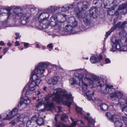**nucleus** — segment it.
Returning a JSON list of instances; mask_svg holds the SVG:
<instances>
[{"label":"nucleus","instance_id":"nucleus-1","mask_svg":"<svg viewBox=\"0 0 127 127\" xmlns=\"http://www.w3.org/2000/svg\"><path fill=\"white\" fill-rule=\"evenodd\" d=\"M66 91L58 88L55 89L53 92V95H49L44 98L42 101L39 102L36 105L37 107H39L41 106L43 103L46 105L52 107L54 106L53 102L55 101L59 103L63 102L65 104L69 107L71 105L72 102L69 101L68 100L64 101V99L70 100H73L71 95H67L66 94Z\"/></svg>","mask_w":127,"mask_h":127},{"label":"nucleus","instance_id":"nucleus-2","mask_svg":"<svg viewBox=\"0 0 127 127\" xmlns=\"http://www.w3.org/2000/svg\"><path fill=\"white\" fill-rule=\"evenodd\" d=\"M49 64L44 63H39L36 67L32 72L30 77L31 82H29L26 87L23 89L22 92V95L23 93L25 92L26 88L28 87V89L27 90L25 93V95H28L32 94V92L35 90L36 86H38L41 81L40 78L42 76L43 72L45 70V68L48 67Z\"/></svg>","mask_w":127,"mask_h":127},{"label":"nucleus","instance_id":"nucleus-3","mask_svg":"<svg viewBox=\"0 0 127 127\" xmlns=\"http://www.w3.org/2000/svg\"><path fill=\"white\" fill-rule=\"evenodd\" d=\"M111 40L113 43V44H112V48L110 50V51L114 52L116 51V49H120V50H122L123 51H127L125 48L127 46V38L126 39L125 42L123 44L122 47L121 46L120 44V40H117L116 37H112Z\"/></svg>","mask_w":127,"mask_h":127},{"label":"nucleus","instance_id":"nucleus-4","mask_svg":"<svg viewBox=\"0 0 127 127\" xmlns=\"http://www.w3.org/2000/svg\"><path fill=\"white\" fill-rule=\"evenodd\" d=\"M82 14L79 12H75V15L79 19L82 18L85 25L86 26L90 25L91 22L90 16L88 15V14H84L83 16H82Z\"/></svg>","mask_w":127,"mask_h":127},{"label":"nucleus","instance_id":"nucleus-5","mask_svg":"<svg viewBox=\"0 0 127 127\" xmlns=\"http://www.w3.org/2000/svg\"><path fill=\"white\" fill-rule=\"evenodd\" d=\"M127 24V21H125L122 23L120 22L117 23L115 25H113L110 30L107 32L105 36L107 37L111 33L117 28H118L119 29H123L124 28L125 25Z\"/></svg>","mask_w":127,"mask_h":127},{"label":"nucleus","instance_id":"nucleus-6","mask_svg":"<svg viewBox=\"0 0 127 127\" xmlns=\"http://www.w3.org/2000/svg\"><path fill=\"white\" fill-rule=\"evenodd\" d=\"M89 4V2L87 1H84L83 3L81 2L78 3L77 4V6L78 9L77 11L76 10V8L74 10L75 14V12H78L81 13L80 12V9L82 11L86 10L88 8V6Z\"/></svg>","mask_w":127,"mask_h":127},{"label":"nucleus","instance_id":"nucleus-7","mask_svg":"<svg viewBox=\"0 0 127 127\" xmlns=\"http://www.w3.org/2000/svg\"><path fill=\"white\" fill-rule=\"evenodd\" d=\"M57 19V16L55 14H53L51 18L49 20V24L52 27H55L58 26L60 28L61 23H62L61 21H55Z\"/></svg>","mask_w":127,"mask_h":127},{"label":"nucleus","instance_id":"nucleus-8","mask_svg":"<svg viewBox=\"0 0 127 127\" xmlns=\"http://www.w3.org/2000/svg\"><path fill=\"white\" fill-rule=\"evenodd\" d=\"M31 16V14L29 12H27V13H24L22 14L21 17L20 23L23 25H26L28 21V19Z\"/></svg>","mask_w":127,"mask_h":127},{"label":"nucleus","instance_id":"nucleus-9","mask_svg":"<svg viewBox=\"0 0 127 127\" xmlns=\"http://www.w3.org/2000/svg\"><path fill=\"white\" fill-rule=\"evenodd\" d=\"M83 85L84 86L82 87V89L85 92V93L88 98V100H91L92 99V96L91 93L89 91L87 90L88 85L87 84L83 83Z\"/></svg>","mask_w":127,"mask_h":127},{"label":"nucleus","instance_id":"nucleus-10","mask_svg":"<svg viewBox=\"0 0 127 127\" xmlns=\"http://www.w3.org/2000/svg\"><path fill=\"white\" fill-rule=\"evenodd\" d=\"M18 112V109L16 108H15L10 111L8 114L7 115L6 118H4V119H12L17 115Z\"/></svg>","mask_w":127,"mask_h":127},{"label":"nucleus","instance_id":"nucleus-11","mask_svg":"<svg viewBox=\"0 0 127 127\" xmlns=\"http://www.w3.org/2000/svg\"><path fill=\"white\" fill-rule=\"evenodd\" d=\"M45 10H44L43 12L41 13L39 15L38 19L39 21L40 22L48 19V17L49 16V13L45 12Z\"/></svg>","mask_w":127,"mask_h":127},{"label":"nucleus","instance_id":"nucleus-12","mask_svg":"<svg viewBox=\"0 0 127 127\" xmlns=\"http://www.w3.org/2000/svg\"><path fill=\"white\" fill-rule=\"evenodd\" d=\"M31 102V101L28 97L26 96L24 99L22 97L20 98V101L17 106L18 107H21L23 103L26 104H29Z\"/></svg>","mask_w":127,"mask_h":127},{"label":"nucleus","instance_id":"nucleus-13","mask_svg":"<svg viewBox=\"0 0 127 127\" xmlns=\"http://www.w3.org/2000/svg\"><path fill=\"white\" fill-rule=\"evenodd\" d=\"M26 10L25 9H24L23 10L21 8L16 7L14 9L13 13L15 14L16 15L20 16L21 17V15H22V14H23L24 13L25 14L26 13H27L28 12H26Z\"/></svg>","mask_w":127,"mask_h":127},{"label":"nucleus","instance_id":"nucleus-14","mask_svg":"<svg viewBox=\"0 0 127 127\" xmlns=\"http://www.w3.org/2000/svg\"><path fill=\"white\" fill-rule=\"evenodd\" d=\"M89 13L91 17L94 18H96L97 16V10L94 7H93L89 10Z\"/></svg>","mask_w":127,"mask_h":127},{"label":"nucleus","instance_id":"nucleus-15","mask_svg":"<svg viewBox=\"0 0 127 127\" xmlns=\"http://www.w3.org/2000/svg\"><path fill=\"white\" fill-rule=\"evenodd\" d=\"M102 57L101 55H100L99 57L92 56L91 57L90 60L91 62L93 64L98 63L102 59Z\"/></svg>","mask_w":127,"mask_h":127},{"label":"nucleus","instance_id":"nucleus-16","mask_svg":"<svg viewBox=\"0 0 127 127\" xmlns=\"http://www.w3.org/2000/svg\"><path fill=\"white\" fill-rule=\"evenodd\" d=\"M58 82V77L56 76L53 78H52L49 79L48 81V83L49 84H52L53 85H55L57 84Z\"/></svg>","mask_w":127,"mask_h":127},{"label":"nucleus","instance_id":"nucleus-17","mask_svg":"<svg viewBox=\"0 0 127 127\" xmlns=\"http://www.w3.org/2000/svg\"><path fill=\"white\" fill-rule=\"evenodd\" d=\"M113 87V86L112 85H106L105 89L103 91V93L105 94H109L110 93H111V90Z\"/></svg>","mask_w":127,"mask_h":127},{"label":"nucleus","instance_id":"nucleus-18","mask_svg":"<svg viewBox=\"0 0 127 127\" xmlns=\"http://www.w3.org/2000/svg\"><path fill=\"white\" fill-rule=\"evenodd\" d=\"M105 115L110 121L113 122H115V121L117 120V116L116 115H111L110 113H107L105 114Z\"/></svg>","mask_w":127,"mask_h":127},{"label":"nucleus","instance_id":"nucleus-19","mask_svg":"<svg viewBox=\"0 0 127 127\" xmlns=\"http://www.w3.org/2000/svg\"><path fill=\"white\" fill-rule=\"evenodd\" d=\"M23 119V118H22L21 116H18L17 119L15 118L14 120L12 121L10 123V124L13 125H14L15 124L16 122L17 123L19 122L22 121Z\"/></svg>","mask_w":127,"mask_h":127},{"label":"nucleus","instance_id":"nucleus-20","mask_svg":"<svg viewBox=\"0 0 127 127\" xmlns=\"http://www.w3.org/2000/svg\"><path fill=\"white\" fill-rule=\"evenodd\" d=\"M34 118L32 117V118L31 120L28 121L26 124V125L28 127H35L36 126L34 125Z\"/></svg>","mask_w":127,"mask_h":127},{"label":"nucleus","instance_id":"nucleus-21","mask_svg":"<svg viewBox=\"0 0 127 127\" xmlns=\"http://www.w3.org/2000/svg\"><path fill=\"white\" fill-rule=\"evenodd\" d=\"M34 125L36 126V124L37 123V124L39 126H41L43 125L44 121L43 118H38L36 120H34Z\"/></svg>","mask_w":127,"mask_h":127},{"label":"nucleus","instance_id":"nucleus-22","mask_svg":"<svg viewBox=\"0 0 127 127\" xmlns=\"http://www.w3.org/2000/svg\"><path fill=\"white\" fill-rule=\"evenodd\" d=\"M72 27L70 25H67L65 26L64 30L67 33L70 34L72 32Z\"/></svg>","mask_w":127,"mask_h":127},{"label":"nucleus","instance_id":"nucleus-23","mask_svg":"<svg viewBox=\"0 0 127 127\" xmlns=\"http://www.w3.org/2000/svg\"><path fill=\"white\" fill-rule=\"evenodd\" d=\"M101 110L104 111H106L108 109V105L105 103H102L99 105Z\"/></svg>","mask_w":127,"mask_h":127},{"label":"nucleus","instance_id":"nucleus-24","mask_svg":"<svg viewBox=\"0 0 127 127\" xmlns=\"http://www.w3.org/2000/svg\"><path fill=\"white\" fill-rule=\"evenodd\" d=\"M90 115V114L89 113H87V115L88 116V117H87L86 116H85L84 117V118L85 119L87 120L88 122L89 123V124H93L95 122V121L94 120L91 118H90L88 116Z\"/></svg>","mask_w":127,"mask_h":127},{"label":"nucleus","instance_id":"nucleus-25","mask_svg":"<svg viewBox=\"0 0 127 127\" xmlns=\"http://www.w3.org/2000/svg\"><path fill=\"white\" fill-rule=\"evenodd\" d=\"M122 93L120 92L116 91L114 95V98H120L123 96Z\"/></svg>","mask_w":127,"mask_h":127},{"label":"nucleus","instance_id":"nucleus-26","mask_svg":"<svg viewBox=\"0 0 127 127\" xmlns=\"http://www.w3.org/2000/svg\"><path fill=\"white\" fill-rule=\"evenodd\" d=\"M114 125L115 127H122L123 126L122 123L119 120L115 121Z\"/></svg>","mask_w":127,"mask_h":127},{"label":"nucleus","instance_id":"nucleus-27","mask_svg":"<svg viewBox=\"0 0 127 127\" xmlns=\"http://www.w3.org/2000/svg\"><path fill=\"white\" fill-rule=\"evenodd\" d=\"M101 0H94L93 2V4L98 6L101 5Z\"/></svg>","mask_w":127,"mask_h":127},{"label":"nucleus","instance_id":"nucleus-28","mask_svg":"<svg viewBox=\"0 0 127 127\" xmlns=\"http://www.w3.org/2000/svg\"><path fill=\"white\" fill-rule=\"evenodd\" d=\"M127 2L122 3L121 5H120L119 8L120 9H122L124 10L126 8H127Z\"/></svg>","mask_w":127,"mask_h":127},{"label":"nucleus","instance_id":"nucleus-29","mask_svg":"<svg viewBox=\"0 0 127 127\" xmlns=\"http://www.w3.org/2000/svg\"><path fill=\"white\" fill-rule=\"evenodd\" d=\"M31 6L30 5H27L25 7L26 9H25L26 10V12H28V11H29V10H32L33 9V10H36L35 8H32L31 7ZM30 13V12H29Z\"/></svg>","mask_w":127,"mask_h":127},{"label":"nucleus","instance_id":"nucleus-30","mask_svg":"<svg viewBox=\"0 0 127 127\" xmlns=\"http://www.w3.org/2000/svg\"><path fill=\"white\" fill-rule=\"evenodd\" d=\"M84 80L89 81V82L90 85H92L93 83V81L91 78L90 77H88L87 75H86V76L84 77Z\"/></svg>","mask_w":127,"mask_h":127},{"label":"nucleus","instance_id":"nucleus-31","mask_svg":"<svg viewBox=\"0 0 127 127\" xmlns=\"http://www.w3.org/2000/svg\"><path fill=\"white\" fill-rule=\"evenodd\" d=\"M111 93H110L109 94H110L111 98H114V95L116 93L115 89L113 88V87L112 89L111 90Z\"/></svg>","mask_w":127,"mask_h":127},{"label":"nucleus","instance_id":"nucleus-32","mask_svg":"<svg viewBox=\"0 0 127 127\" xmlns=\"http://www.w3.org/2000/svg\"><path fill=\"white\" fill-rule=\"evenodd\" d=\"M124 101H125V100L123 99L119 100V103L118 104V105H119L120 106L122 107L123 106L126 104V103H124Z\"/></svg>","mask_w":127,"mask_h":127},{"label":"nucleus","instance_id":"nucleus-33","mask_svg":"<svg viewBox=\"0 0 127 127\" xmlns=\"http://www.w3.org/2000/svg\"><path fill=\"white\" fill-rule=\"evenodd\" d=\"M56 127H71L70 126H66L64 124L61 123H57L56 124Z\"/></svg>","mask_w":127,"mask_h":127},{"label":"nucleus","instance_id":"nucleus-34","mask_svg":"<svg viewBox=\"0 0 127 127\" xmlns=\"http://www.w3.org/2000/svg\"><path fill=\"white\" fill-rule=\"evenodd\" d=\"M69 9L68 7V5H66L62 7L61 9V11L62 12H65Z\"/></svg>","mask_w":127,"mask_h":127},{"label":"nucleus","instance_id":"nucleus-35","mask_svg":"<svg viewBox=\"0 0 127 127\" xmlns=\"http://www.w3.org/2000/svg\"><path fill=\"white\" fill-rule=\"evenodd\" d=\"M5 10H6L7 11L8 13L7 14V18L8 19H9V18L10 17V15L11 14L10 12L11 10V9L10 7H9L6 9Z\"/></svg>","mask_w":127,"mask_h":127},{"label":"nucleus","instance_id":"nucleus-36","mask_svg":"<svg viewBox=\"0 0 127 127\" xmlns=\"http://www.w3.org/2000/svg\"><path fill=\"white\" fill-rule=\"evenodd\" d=\"M55 7L54 6H51L48 8L47 11L49 12H53L55 11Z\"/></svg>","mask_w":127,"mask_h":127},{"label":"nucleus","instance_id":"nucleus-37","mask_svg":"<svg viewBox=\"0 0 127 127\" xmlns=\"http://www.w3.org/2000/svg\"><path fill=\"white\" fill-rule=\"evenodd\" d=\"M78 29L80 30V31H84L86 29L85 26L82 24H81L79 25L78 27Z\"/></svg>","mask_w":127,"mask_h":127},{"label":"nucleus","instance_id":"nucleus-38","mask_svg":"<svg viewBox=\"0 0 127 127\" xmlns=\"http://www.w3.org/2000/svg\"><path fill=\"white\" fill-rule=\"evenodd\" d=\"M67 5L69 9H71L74 8L76 4L75 2H74L71 4H68Z\"/></svg>","mask_w":127,"mask_h":127},{"label":"nucleus","instance_id":"nucleus-39","mask_svg":"<svg viewBox=\"0 0 127 127\" xmlns=\"http://www.w3.org/2000/svg\"><path fill=\"white\" fill-rule=\"evenodd\" d=\"M76 110L78 113L80 114H81L82 113V109L81 108L76 107Z\"/></svg>","mask_w":127,"mask_h":127},{"label":"nucleus","instance_id":"nucleus-40","mask_svg":"<svg viewBox=\"0 0 127 127\" xmlns=\"http://www.w3.org/2000/svg\"><path fill=\"white\" fill-rule=\"evenodd\" d=\"M122 110L125 114L127 116V106H125L122 108Z\"/></svg>","mask_w":127,"mask_h":127},{"label":"nucleus","instance_id":"nucleus-41","mask_svg":"<svg viewBox=\"0 0 127 127\" xmlns=\"http://www.w3.org/2000/svg\"><path fill=\"white\" fill-rule=\"evenodd\" d=\"M77 22L76 20L73 22L72 23V25H71L72 28L77 26Z\"/></svg>","mask_w":127,"mask_h":127},{"label":"nucleus","instance_id":"nucleus-42","mask_svg":"<svg viewBox=\"0 0 127 127\" xmlns=\"http://www.w3.org/2000/svg\"><path fill=\"white\" fill-rule=\"evenodd\" d=\"M69 83L71 85H73L76 83V81L73 79H71L69 80Z\"/></svg>","mask_w":127,"mask_h":127},{"label":"nucleus","instance_id":"nucleus-43","mask_svg":"<svg viewBox=\"0 0 127 127\" xmlns=\"http://www.w3.org/2000/svg\"><path fill=\"white\" fill-rule=\"evenodd\" d=\"M67 118V116L66 114H64L61 116V120L62 121L64 120L65 119Z\"/></svg>","mask_w":127,"mask_h":127},{"label":"nucleus","instance_id":"nucleus-44","mask_svg":"<svg viewBox=\"0 0 127 127\" xmlns=\"http://www.w3.org/2000/svg\"><path fill=\"white\" fill-rule=\"evenodd\" d=\"M122 119L125 124L127 126V117H123Z\"/></svg>","mask_w":127,"mask_h":127},{"label":"nucleus","instance_id":"nucleus-45","mask_svg":"<svg viewBox=\"0 0 127 127\" xmlns=\"http://www.w3.org/2000/svg\"><path fill=\"white\" fill-rule=\"evenodd\" d=\"M123 10H122V9H119V8L118 10L116 11V12H115V14H119V13H121L123 11Z\"/></svg>","mask_w":127,"mask_h":127},{"label":"nucleus","instance_id":"nucleus-46","mask_svg":"<svg viewBox=\"0 0 127 127\" xmlns=\"http://www.w3.org/2000/svg\"><path fill=\"white\" fill-rule=\"evenodd\" d=\"M47 47L48 48H50L51 49H52L53 47V46L52 45V43H50L47 45Z\"/></svg>","mask_w":127,"mask_h":127},{"label":"nucleus","instance_id":"nucleus-47","mask_svg":"<svg viewBox=\"0 0 127 127\" xmlns=\"http://www.w3.org/2000/svg\"><path fill=\"white\" fill-rule=\"evenodd\" d=\"M105 62L106 63H110V60L108 58H106L105 59Z\"/></svg>","mask_w":127,"mask_h":127},{"label":"nucleus","instance_id":"nucleus-48","mask_svg":"<svg viewBox=\"0 0 127 127\" xmlns=\"http://www.w3.org/2000/svg\"><path fill=\"white\" fill-rule=\"evenodd\" d=\"M6 117H5V116L3 115H0V120H6V119H4V118H5Z\"/></svg>","mask_w":127,"mask_h":127},{"label":"nucleus","instance_id":"nucleus-49","mask_svg":"<svg viewBox=\"0 0 127 127\" xmlns=\"http://www.w3.org/2000/svg\"><path fill=\"white\" fill-rule=\"evenodd\" d=\"M77 124V122L75 121H74L73 122V123H72V127H74V126H75Z\"/></svg>","mask_w":127,"mask_h":127},{"label":"nucleus","instance_id":"nucleus-50","mask_svg":"<svg viewBox=\"0 0 127 127\" xmlns=\"http://www.w3.org/2000/svg\"><path fill=\"white\" fill-rule=\"evenodd\" d=\"M29 45V44L28 43H24V47L27 48L28 47V46Z\"/></svg>","mask_w":127,"mask_h":127},{"label":"nucleus","instance_id":"nucleus-51","mask_svg":"<svg viewBox=\"0 0 127 127\" xmlns=\"http://www.w3.org/2000/svg\"><path fill=\"white\" fill-rule=\"evenodd\" d=\"M5 44L4 43V42L2 41H0V45L1 46H4Z\"/></svg>","mask_w":127,"mask_h":127},{"label":"nucleus","instance_id":"nucleus-52","mask_svg":"<svg viewBox=\"0 0 127 127\" xmlns=\"http://www.w3.org/2000/svg\"><path fill=\"white\" fill-rule=\"evenodd\" d=\"M8 49V48H4L3 49V51H4V54H5L6 53L7 50Z\"/></svg>","mask_w":127,"mask_h":127},{"label":"nucleus","instance_id":"nucleus-53","mask_svg":"<svg viewBox=\"0 0 127 127\" xmlns=\"http://www.w3.org/2000/svg\"><path fill=\"white\" fill-rule=\"evenodd\" d=\"M57 107L58 110V112H60L62 111L61 110V107L60 106H58Z\"/></svg>","mask_w":127,"mask_h":127},{"label":"nucleus","instance_id":"nucleus-54","mask_svg":"<svg viewBox=\"0 0 127 127\" xmlns=\"http://www.w3.org/2000/svg\"><path fill=\"white\" fill-rule=\"evenodd\" d=\"M15 46H17L20 45L19 42L18 41H17L15 43Z\"/></svg>","mask_w":127,"mask_h":127},{"label":"nucleus","instance_id":"nucleus-55","mask_svg":"<svg viewBox=\"0 0 127 127\" xmlns=\"http://www.w3.org/2000/svg\"><path fill=\"white\" fill-rule=\"evenodd\" d=\"M59 115V114H56L55 115V119L56 121H57V117H58Z\"/></svg>","mask_w":127,"mask_h":127},{"label":"nucleus","instance_id":"nucleus-56","mask_svg":"<svg viewBox=\"0 0 127 127\" xmlns=\"http://www.w3.org/2000/svg\"><path fill=\"white\" fill-rule=\"evenodd\" d=\"M35 93L37 95H39L40 93V92L39 91H36Z\"/></svg>","mask_w":127,"mask_h":127},{"label":"nucleus","instance_id":"nucleus-57","mask_svg":"<svg viewBox=\"0 0 127 127\" xmlns=\"http://www.w3.org/2000/svg\"><path fill=\"white\" fill-rule=\"evenodd\" d=\"M15 34L17 36H18L19 38H20L21 37V36L20 35H19V33H18L16 32L15 33Z\"/></svg>","mask_w":127,"mask_h":127},{"label":"nucleus","instance_id":"nucleus-58","mask_svg":"<svg viewBox=\"0 0 127 127\" xmlns=\"http://www.w3.org/2000/svg\"><path fill=\"white\" fill-rule=\"evenodd\" d=\"M97 83L98 84H99V86L100 87H101L102 86V84L101 83H100V82L99 81H98L97 82Z\"/></svg>","mask_w":127,"mask_h":127},{"label":"nucleus","instance_id":"nucleus-59","mask_svg":"<svg viewBox=\"0 0 127 127\" xmlns=\"http://www.w3.org/2000/svg\"><path fill=\"white\" fill-rule=\"evenodd\" d=\"M7 45L8 46H11L12 45V44L10 42H8Z\"/></svg>","mask_w":127,"mask_h":127},{"label":"nucleus","instance_id":"nucleus-60","mask_svg":"<svg viewBox=\"0 0 127 127\" xmlns=\"http://www.w3.org/2000/svg\"><path fill=\"white\" fill-rule=\"evenodd\" d=\"M47 89V87L46 86H45L43 87V90L44 91H46V89Z\"/></svg>","mask_w":127,"mask_h":127},{"label":"nucleus","instance_id":"nucleus-61","mask_svg":"<svg viewBox=\"0 0 127 127\" xmlns=\"http://www.w3.org/2000/svg\"><path fill=\"white\" fill-rule=\"evenodd\" d=\"M36 47L37 48H39V45L38 44H36Z\"/></svg>","mask_w":127,"mask_h":127},{"label":"nucleus","instance_id":"nucleus-62","mask_svg":"<svg viewBox=\"0 0 127 127\" xmlns=\"http://www.w3.org/2000/svg\"><path fill=\"white\" fill-rule=\"evenodd\" d=\"M126 104L127 105V98L125 100Z\"/></svg>","mask_w":127,"mask_h":127},{"label":"nucleus","instance_id":"nucleus-63","mask_svg":"<svg viewBox=\"0 0 127 127\" xmlns=\"http://www.w3.org/2000/svg\"><path fill=\"white\" fill-rule=\"evenodd\" d=\"M4 126L3 124H1L0 125V127H4Z\"/></svg>","mask_w":127,"mask_h":127},{"label":"nucleus","instance_id":"nucleus-64","mask_svg":"<svg viewBox=\"0 0 127 127\" xmlns=\"http://www.w3.org/2000/svg\"><path fill=\"white\" fill-rule=\"evenodd\" d=\"M70 119L73 122L74 121V120L72 118H70Z\"/></svg>","mask_w":127,"mask_h":127}]
</instances>
